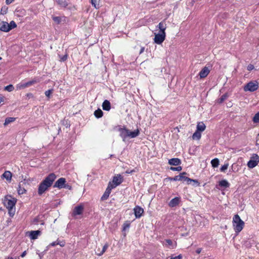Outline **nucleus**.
Here are the masks:
<instances>
[{"label": "nucleus", "mask_w": 259, "mask_h": 259, "mask_svg": "<svg viewBox=\"0 0 259 259\" xmlns=\"http://www.w3.org/2000/svg\"><path fill=\"white\" fill-rule=\"evenodd\" d=\"M56 179V176L55 174H50L39 185L38 194L39 195H42L49 187L52 185L53 182Z\"/></svg>", "instance_id": "obj_1"}, {"label": "nucleus", "mask_w": 259, "mask_h": 259, "mask_svg": "<svg viewBox=\"0 0 259 259\" xmlns=\"http://www.w3.org/2000/svg\"><path fill=\"white\" fill-rule=\"evenodd\" d=\"M16 202L17 199L12 197L11 195L6 196L4 200V204L8 209V213L11 217H13L15 214Z\"/></svg>", "instance_id": "obj_2"}, {"label": "nucleus", "mask_w": 259, "mask_h": 259, "mask_svg": "<svg viewBox=\"0 0 259 259\" xmlns=\"http://www.w3.org/2000/svg\"><path fill=\"white\" fill-rule=\"evenodd\" d=\"M118 131L119 132L120 136L121 137L123 141H125L126 138L127 137L134 138L137 137L140 134V131L138 129L131 132L125 127H119Z\"/></svg>", "instance_id": "obj_3"}, {"label": "nucleus", "mask_w": 259, "mask_h": 259, "mask_svg": "<svg viewBox=\"0 0 259 259\" xmlns=\"http://www.w3.org/2000/svg\"><path fill=\"white\" fill-rule=\"evenodd\" d=\"M233 225L235 232H240L244 226V222L238 214H235L233 218Z\"/></svg>", "instance_id": "obj_4"}, {"label": "nucleus", "mask_w": 259, "mask_h": 259, "mask_svg": "<svg viewBox=\"0 0 259 259\" xmlns=\"http://www.w3.org/2000/svg\"><path fill=\"white\" fill-rule=\"evenodd\" d=\"M258 88V84L257 81H250L244 85L243 90L245 92L249 91L253 92L256 91Z\"/></svg>", "instance_id": "obj_5"}, {"label": "nucleus", "mask_w": 259, "mask_h": 259, "mask_svg": "<svg viewBox=\"0 0 259 259\" xmlns=\"http://www.w3.org/2000/svg\"><path fill=\"white\" fill-rule=\"evenodd\" d=\"M39 82V79L38 78H34L33 79L30 80L29 81H27L26 82L17 84V89L18 90L23 89L27 87L32 85L34 84L38 83Z\"/></svg>", "instance_id": "obj_6"}, {"label": "nucleus", "mask_w": 259, "mask_h": 259, "mask_svg": "<svg viewBox=\"0 0 259 259\" xmlns=\"http://www.w3.org/2000/svg\"><path fill=\"white\" fill-rule=\"evenodd\" d=\"M259 162V156L256 154H253L251 159L247 163V166L250 168L255 167Z\"/></svg>", "instance_id": "obj_7"}, {"label": "nucleus", "mask_w": 259, "mask_h": 259, "mask_svg": "<svg viewBox=\"0 0 259 259\" xmlns=\"http://www.w3.org/2000/svg\"><path fill=\"white\" fill-rule=\"evenodd\" d=\"M165 32H163V33L159 32L157 34H155V37L154 38V42L158 44H161L165 38Z\"/></svg>", "instance_id": "obj_8"}, {"label": "nucleus", "mask_w": 259, "mask_h": 259, "mask_svg": "<svg viewBox=\"0 0 259 259\" xmlns=\"http://www.w3.org/2000/svg\"><path fill=\"white\" fill-rule=\"evenodd\" d=\"M66 183V179L64 178H59L54 184L53 187L58 188L59 189L64 188L65 183Z\"/></svg>", "instance_id": "obj_9"}, {"label": "nucleus", "mask_w": 259, "mask_h": 259, "mask_svg": "<svg viewBox=\"0 0 259 259\" xmlns=\"http://www.w3.org/2000/svg\"><path fill=\"white\" fill-rule=\"evenodd\" d=\"M168 179L170 181H181L183 182H186L187 183V181H190V178L185 177L184 176H180V175L178 176H176L174 178L169 177L168 178Z\"/></svg>", "instance_id": "obj_10"}, {"label": "nucleus", "mask_w": 259, "mask_h": 259, "mask_svg": "<svg viewBox=\"0 0 259 259\" xmlns=\"http://www.w3.org/2000/svg\"><path fill=\"white\" fill-rule=\"evenodd\" d=\"M134 211L136 218H140L144 213V209L139 206H136L134 208Z\"/></svg>", "instance_id": "obj_11"}, {"label": "nucleus", "mask_w": 259, "mask_h": 259, "mask_svg": "<svg viewBox=\"0 0 259 259\" xmlns=\"http://www.w3.org/2000/svg\"><path fill=\"white\" fill-rule=\"evenodd\" d=\"M210 72L209 69L206 67L205 66L203 67L202 70L200 71L199 73V75L200 76V78H204L206 77L208 74H209Z\"/></svg>", "instance_id": "obj_12"}, {"label": "nucleus", "mask_w": 259, "mask_h": 259, "mask_svg": "<svg viewBox=\"0 0 259 259\" xmlns=\"http://www.w3.org/2000/svg\"><path fill=\"white\" fill-rule=\"evenodd\" d=\"M83 206L82 205H79L75 206L73 211V215L74 216L76 215L81 214L83 212Z\"/></svg>", "instance_id": "obj_13"}, {"label": "nucleus", "mask_w": 259, "mask_h": 259, "mask_svg": "<svg viewBox=\"0 0 259 259\" xmlns=\"http://www.w3.org/2000/svg\"><path fill=\"white\" fill-rule=\"evenodd\" d=\"M0 30L4 32H9L11 28L9 27V23L5 21H2L0 23Z\"/></svg>", "instance_id": "obj_14"}, {"label": "nucleus", "mask_w": 259, "mask_h": 259, "mask_svg": "<svg viewBox=\"0 0 259 259\" xmlns=\"http://www.w3.org/2000/svg\"><path fill=\"white\" fill-rule=\"evenodd\" d=\"M180 202V198L176 197L172 199L169 202V206L171 207H174L177 206Z\"/></svg>", "instance_id": "obj_15"}, {"label": "nucleus", "mask_w": 259, "mask_h": 259, "mask_svg": "<svg viewBox=\"0 0 259 259\" xmlns=\"http://www.w3.org/2000/svg\"><path fill=\"white\" fill-rule=\"evenodd\" d=\"M168 163L171 165L178 166L181 164V160L178 158H173L169 159Z\"/></svg>", "instance_id": "obj_16"}, {"label": "nucleus", "mask_w": 259, "mask_h": 259, "mask_svg": "<svg viewBox=\"0 0 259 259\" xmlns=\"http://www.w3.org/2000/svg\"><path fill=\"white\" fill-rule=\"evenodd\" d=\"M102 108L105 111H109L110 110L111 104L108 100H105L104 101L102 104Z\"/></svg>", "instance_id": "obj_17"}, {"label": "nucleus", "mask_w": 259, "mask_h": 259, "mask_svg": "<svg viewBox=\"0 0 259 259\" xmlns=\"http://www.w3.org/2000/svg\"><path fill=\"white\" fill-rule=\"evenodd\" d=\"M41 234V231L39 230L31 231L30 232V237L31 239H36L38 236Z\"/></svg>", "instance_id": "obj_18"}, {"label": "nucleus", "mask_w": 259, "mask_h": 259, "mask_svg": "<svg viewBox=\"0 0 259 259\" xmlns=\"http://www.w3.org/2000/svg\"><path fill=\"white\" fill-rule=\"evenodd\" d=\"M122 182V178L120 175L118 176H114L113 179L112 183H114L115 186L120 185Z\"/></svg>", "instance_id": "obj_19"}, {"label": "nucleus", "mask_w": 259, "mask_h": 259, "mask_svg": "<svg viewBox=\"0 0 259 259\" xmlns=\"http://www.w3.org/2000/svg\"><path fill=\"white\" fill-rule=\"evenodd\" d=\"M219 186L221 188H223L224 189H225L229 188L230 187V184L227 180H223L219 182Z\"/></svg>", "instance_id": "obj_20"}, {"label": "nucleus", "mask_w": 259, "mask_h": 259, "mask_svg": "<svg viewBox=\"0 0 259 259\" xmlns=\"http://www.w3.org/2000/svg\"><path fill=\"white\" fill-rule=\"evenodd\" d=\"M157 27L160 30L159 32L163 33V32H165V30L166 29V25L165 22L164 21H163L158 24Z\"/></svg>", "instance_id": "obj_21"}, {"label": "nucleus", "mask_w": 259, "mask_h": 259, "mask_svg": "<svg viewBox=\"0 0 259 259\" xmlns=\"http://www.w3.org/2000/svg\"><path fill=\"white\" fill-rule=\"evenodd\" d=\"M56 2L61 7L66 8L68 5V0H56Z\"/></svg>", "instance_id": "obj_22"}, {"label": "nucleus", "mask_w": 259, "mask_h": 259, "mask_svg": "<svg viewBox=\"0 0 259 259\" xmlns=\"http://www.w3.org/2000/svg\"><path fill=\"white\" fill-rule=\"evenodd\" d=\"M206 126L203 122H199L197 125V131L202 132L205 130Z\"/></svg>", "instance_id": "obj_23"}, {"label": "nucleus", "mask_w": 259, "mask_h": 259, "mask_svg": "<svg viewBox=\"0 0 259 259\" xmlns=\"http://www.w3.org/2000/svg\"><path fill=\"white\" fill-rule=\"evenodd\" d=\"M111 191H110V188H107L104 193L101 197V200H106L109 197V196L110 194L111 193Z\"/></svg>", "instance_id": "obj_24"}, {"label": "nucleus", "mask_w": 259, "mask_h": 259, "mask_svg": "<svg viewBox=\"0 0 259 259\" xmlns=\"http://www.w3.org/2000/svg\"><path fill=\"white\" fill-rule=\"evenodd\" d=\"M2 177L6 179L7 181H11L12 177V174L10 171H6L3 174Z\"/></svg>", "instance_id": "obj_25"}, {"label": "nucleus", "mask_w": 259, "mask_h": 259, "mask_svg": "<svg viewBox=\"0 0 259 259\" xmlns=\"http://www.w3.org/2000/svg\"><path fill=\"white\" fill-rule=\"evenodd\" d=\"M94 115L97 118H101L103 115V112L100 109H98L95 111Z\"/></svg>", "instance_id": "obj_26"}, {"label": "nucleus", "mask_w": 259, "mask_h": 259, "mask_svg": "<svg viewBox=\"0 0 259 259\" xmlns=\"http://www.w3.org/2000/svg\"><path fill=\"white\" fill-rule=\"evenodd\" d=\"M108 247V245L107 244H105L103 246L102 251H100L99 249H98L97 252H96V254L98 256L102 255L105 252V251L106 250V249Z\"/></svg>", "instance_id": "obj_27"}, {"label": "nucleus", "mask_w": 259, "mask_h": 259, "mask_svg": "<svg viewBox=\"0 0 259 259\" xmlns=\"http://www.w3.org/2000/svg\"><path fill=\"white\" fill-rule=\"evenodd\" d=\"M201 132H200L197 130L192 135V138L194 140H195V139L199 140L201 138Z\"/></svg>", "instance_id": "obj_28"}, {"label": "nucleus", "mask_w": 259, "mask_h": 259, "mask_svg": "<svg viewBox=\"0 0 259 259\" xmlns=\"http://www.w3.org/2000/svg\"><path fill=\"white\" fill-rule=\"evenodd\" d=\"M219 160L218 158H214V159H213L211 161V164L212 165V166L213 167H217L219 165Z\"/></svg>", "instance_id": "obj_29"}, {"label": "nucleus", "mask_w": 259, "mask_h": 259, "mask_svg": "<svg viewBox=\"0 0 259 259\" xmlns=\"http://www.w3.org/2000/svg\"><path fill=\"white\" fill-rule=\"evenodd\" d=\"M15 118L14 117H7L6 118L5 122H4V125L6 126L9 124L11 122H12L15 120Z\"/></svg>", "instance_id": "obj_30"}, {"label": "nucleus", "mask_w": 259, "mask_h": 259, "mask_svg": "<svg viewBox=\"0 0 259 259\" xmlns=\"http://www.w3.org/2000/svg\"><path fill=\"white\" fill-rule=\"evenodd\" d=\"M17 191H18V193L19 195L23 194L25 193V192L26 191V190L24 188H23L21 186L20 183H19Z\"/></svg>", "instance_id": "obj_31"}, {"label": "nucleus", "mask_w": 259, "mask_h": 259, "mask_svg": "<svg viewBox=\"0 0 259 259\" xmlns=\"http://www.w3.org/2000/svg\"><path fill=\"white\" fill-rule=\"evenodd\" d=\"M100 0H91L92 5L96 8H99V2Z\"/></svg>", "instance_id": "obj_32"}, {"label": "nucleus", "mask_w": 259, "mask_h": 259, "mask_svg": "<svg viewBox=\"0 0 259 259\" xmlns=\"http://www.w3.org/2000/svg\"><path fill=\"white\" fill-rule=\"evenodd\" d=\"M165 242L168 245L171 246L170 248L173 249L176 248L177 246V243H176L175 245L173 244L172 241L170 239H166Z\"/></svg>", "instance_id": "obj_33"}, {"label": "nucleus", "mask_w": 259, "mask_h": 259, "mask_svg": "<svg viewBox=\"0 0 259 259\" xmlns=\"http://www.w3.org/2000/svg\"><path fill=\"white\" fill-rule=\"evenodd\" d=\"M4 90L8 92H12L14 90V87L12 84H9L5 87Z\"/></svg>", "instance_id": "obj_34"}, {"label": "nucleus", "mask_w": 259, "mask_h": 259, "mask_svg": "<svg viewBox=\"0 0 259 259\" xmlns=\"http://www.w3.org/2000/svg\"><path fill=\"white\" fill-rule=\"evenodd\" d=\"M252 120L254 123H259V111L254 115Z\"/></svg>", "instance_id": "obj_35"}, {"label": "nucleus", "mask_w": 259, "mask_h": 259, "mask_svg": "<svg viewBox=\"0 0 259 259\" xmlns=\"http://www.w3.org/2000/svg\"><path fill=\"white\" fill-rule=\"evenodd\" d=\"M52 19L54 22H55L57 24L60 23L61 21V18L58 16H52Z\"/></svg>", "instance_id": "obj_36"}, {"label": "nucleus", "mask_w": 259, "mask_h": 259, "mask_svg": "<svg viewBox=\"0 0 259 259\" xmlns=\"http://www.w3.org/2000/svg\"><path fill=\"white\" fill-rule=\"evenodd\" d=\"M228 96L227 94L223 95L221 98L219 99V103H223L227 98Z\"/></svg>", "instance_id": "obj_37"}, {"label": "nucleus", "mask_w": 259, "mask_h": 259, "mask_svg": "<svg viewBox=\"0 0 259 259\" xmlns=\"http://www.w3.org/2000/svg\"><path fill=\"white\" fill-rule=\"evenodd\" d=\"M9 27L12 30L13 28H15L17 27V25L16 23L14 21H11L10 23H9Z\"/></svg>", "instance_id": "obj_38"}, {"label": "nucleus", "mask_w": 259, "mask_h": 259, "mask_svg": "<svg viewBox=\"0 0 259 259\" xmlns=\"http://www.w3.org/2000/svg\"><path fill=\"white\" fill-rule=\"evenodd\" d=\"M170 169L172 171H180L182 169V167L181 166H178L177 167H170Z\"/></svg>", "instance_id": "obj_39"}, {"label": "nucleus", "mask_w": 259, "mask_h": 259, "mask_svg": "<svg viewBox=\"0 0 259 259\" xmlns=\"http://www.w3.org/2000/svg\"><path fill=\"white\" fill-rule=\"evenodd\" d=\"M192 182H193L194 183V185H196L197 186H199V182L197 180H194V179H190V181H187V184L189 185Z\"/></svg>", "instance_id": "obj_40"}, {"label": "nucleus", "mask_w": 259, "mask_h": 259, "mask_svg": "<svg viewBox=\"0 0 259 259\" xmlns=\"http://www.w3.org/2000/svg\"><path fill=\"white\" fill-rule=\"evenodd\" d=\"M53 89L48 90L45 92V94L47 97L50 98V95L53 93Z\"/></svg>", "instance_id": "obj_41"}, {"label": "nucleus", "mask_w": 259, "mask_h": 259, "mask_svg": "<svg viewBox=\"0 0 259 259\" xmlns=\"http://www.w3.org/2000/svg\"><path fill=\"white\" fill-rule=\"evenodd\" d=\"M228 166H229L228 163L224 164L220 168L221 171L222 172H224L228 168Z\"/></svg>", "instance_id": "obj_42"}, {"label": "nucleus", "mask_w": 259, "mask_h": 259, "mask_svg": "<svg viewBox=\"0 0 259 259\" xmlns=\"http://www.w3.org/2000/svg\"><path fill=\"white\" fill-rule=\"evenodd\" d=\"M117 186H115V185L112 182L111 183V182H110L108 185V186H107V188H110V191H111V190L114 188H115Z\"/></svg>", "instance_id": "obj_43"}, {"label": "nucleus", "mask_w": 259, "mask_h": 259, "mask_svg": "<svg viewBox=\"0 0 259 259\" xmlns=\"http://www.w3.org/2000/svg\"><path fill=\"white\" fill-rule=\"evenodd\" d=\"M68 55L67 54L60 57V61L62 62L65 61L67 59Z\"/></svg>", "instance_id": "obj_44"}, {"label": "nucleus", "mask_w": 259, "mask_h": 259, "mask_svg": "<svg viewBox=\"0 0 259 259\" xmlns=\"http://www.w3.org/2000/svg\"><path fill=\"white\" fill-rule=\"evenodd\" d=\"M63 188L67 189L70 190L72 189V186L69 184L66 183Z\"/></svg>", "instance_id": "obj_45"}, {"label": "nucleus", "mask_w": 259, "mask_h": 259, "mask_svg": "<svg viewBox=\"0 0 259 259\" xmlns=\"http://www.w3.org/2000/svg\"><path fill=\"white\" fill-rule=\"evenodd\" d=\"M182 255L180 254L178 256L175 257H171L170 259H182Z\"/></svg>", "instance_id": "obj_46"}, {"label": "nucleus", "mask_w": 259, "mask_h": 259, "mask_svg": "<svg viewBox=\"0 0 259 259\" xmlns=\"http://www.w3.org/2000/svg\"><path fill=\"white\" fill-rule=\"evenodd\" d=\"M254 66L252 64H249L247 67L248 71H251L254 69Z\"/></svg>", "instance_id": "obj_47"}, {"label": "nucleus", "mask_w": 259, "mask_h": 259, "mask_svg": "<svg viewBox=\"0 0 259 259\" xmlns=\"http://www.w3.org/2000/svg\"><path fill=\"white\" fill-rule=\"evenodd\" d=\"M8 8H2L1 9V12L3 14H6L7 12Z\"/></svg>", "instance_id": "obj_48"}, {"label": "nucleus", "mask_w": 259, "mask_h": 259, "mask_svg": "<svg viewBox=\"0 0 259 259\" xmlns=\"http://www.w3.org/2000/svg\"><path fill=\"white\" fill-rule=\"evenodd\" d=\"M58 244H59V243H58V240H57V241H54V242H53L51 243L49 245V246H56V245H58Z\"/></svg>", "instance_id": "obj_49"}, {"label": "nucleus", "mask_w": 259, "mask_h": 259, "mask_svg": "<svg viewBox=\"0 0 259 259\" xmlns=\"http://www.w3.org/2000/svg\"><path fill=\"white\" fill-rule=\"evenodd\" d=\"M135 169H133V170H129V169H127L125 171V173L126 174H132L133 172H135Z\"/></svg>", "instance_id": "obj_50"}, {"label": "nucleus", "mask_w": 259, "mask_h": 259, "mask_svg": "<svg viewBox=\"0 0 259 259\" xmlns=\"http://www.w3.org/2000/svg\"><path fill=\"white\" fill-rule=\"evenodd\" d=\"M58 243H59V244H58V245H60L61 247L64 246L65 244L64 241L60 242L58 240Z\"/></svg>", "instance_id": "obj_51"}, {"label": "nucleus", "mask_w": 259, "mask_h": 259, "mask_svg": "<svg viewBox=\"0 0 259 259\" xmlns=\"http://www.w3.org/2000/svg\"><path fill=\"white\" fill-rule=\"evenodd\" d=\"M14 0H6V3L7 5L11 4Z\"/></svg>", "instance_id": "obj_52"}, {"label": "nucleus", "mask_w": 259, "mask_h": 259, "mask_svg": "<svg viewBox=\"0 0 259 259\" xmlns=\"http://www.w3.org/2000/svg\"><path fill=\"white\" fill-rule=\"evenodd\" d=\"M130 227V224H124V226H123V230H125L126 228H128Z\"/></svg>", "instance_id": "obj_53"}, {"label": "nucleus", "mask_w": 259, "mask_h": 259, "mask_svg": "<svg viewBox=\"0 0 259 259\" xmlns=\"http://www.w3.org/2000/svg\"><path fill=\"white\" fill-rule=\"evenodd\" d=\"M188 235H189V232H186V233H183L181 234V236H184V237L187 236Z\"/></svg>", "instance_id": "obj_54"}, {"label": "nucleus", "mask_w": 259, "mask_h": 259, "mask_svg": "<svg viewBox=\"0 0 259 259\" xmlns=\"http://www.w3.org/2000/svg\"><path fill=\"white\" fill-rule=\"evenodd\" d=\"M201 248H197L196 250V252L197 254H199L201 252Z\"/></svg>", "instance_id": "obj_55"}, {"label": "nucleus", "mask_w": 259, "mask_h": 259, "mask_svg": "<svg viewBox=\"0 0 259 259\" xmlns=\"http://www.w3.org/2000/svg\"><path fill=\"white\" fill-rule=\"evenodd\" d=\"M26 254V251H24L22 252V253L21 254V256L22 257H24Z\"/></svg>", "instance_id": "obj_56"}, {"label": "nucleus", "mask_w": 259, "mask_h": 259, "mask_svg": "<svg viewBox=\"0 0 259 259\" xmlns=\"http://www.w3.org/2000/svg\"><path fill=\"white\" fill-rule=\"evenodd\" d=\"M144 50H145V48L144 47H141L140 51V54H141L142 53H143Z\"/></svg>", "instance_id": "obj_57"}, {"label": "nucleus", "mask_w": 259, "mask_h": 259, "mask_svg": "<svg viewBox=\"0 0 259 259\" xmlns=\"http://www.w3.org/2000/svg\"><path fill=\"white\" fill-rule=\"evenodd\" d=\"M33 222L35 224H37L38 222V219L37 218H35L33 220Z\"/></svg>", "instance_id": "obj_58"}, {"label": "nucleus", "mask_w": 259, "mask_h": 259, "mask_svg": "<svg viewBox=\"0 0 259 259\" xmlns=\"http://www.w3.org/2000/svg\"><path fill=\"white\" fill-rule=\"evenodd\" d=\"M187 175V173L186 172H183L180 174V176H185V175Z\"/></svg>", "instance_id": "obj_59"}, {"label": "nucleus", "mask_w": 259, "mask_h": 259, "mask_svg": "<svg viewBox=\"0 0 259 259\" xmlns=\"http://www.w3.org/2000/svg\"><path fill=\"white\" fill-rule=\"evenodd\" d=\"M4 102V98L0 96V103Z\"/></svg>", "instance_id": "obj_60"}, {"label": "nucleus", "mask_w": 259, "mask_h": 259, "mask_svg": "<svg viewBox=\"0 0 259 259\" xmlns=\"http://www.w3.org/2000/svg\"><path fill=\"white\" fill-rule=\"evenodd\" d=\"M256 145H259V138H257L256 141Z\"/></svg>", "instance_id": "obj_61"}, {"label": "nucleus", "mask_w": 259, "mask_h": 259, "mask_svg": "<svg viewBox=\"0 0 259 259\" xmlns=\"http://www.w3.org/2000/svg\"><path fill=\"white\" fill-rule=\"evenodd\" d=\"M186 228H184V227H182L181 229V231H185V230H186Z\"/></svg>", "instance_id": "obj_62"}, {"label": "nucleus", "mask_w": 259, "mask_h": 259, "mask_svg": "<svg viewBox=\"0 0 259 259\" xmlns=\"http://www.w3.org/2000/svg\"><path fill=\"white\" fill-rule=\"evenodd\" d=\"M113 156V155L111 154V155H110V157H110V158H111V157H112Z\"/></svg>", "instance_id": "obj_63"}, {"label": "nucleus", "mask_w": 259, "mask_h": 259, "mask_svg": "<svg viewBox=\"0 0 259 259\" xmlns=\"http://www.w3.org/2000/svg\"><path fill=\"white\" fill-rule=\"evenodd\" d=\"M7 259H13L12 257H8Z\"/></svg>", "instance_id": "obj_64"}]
</instances>
